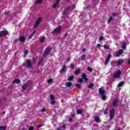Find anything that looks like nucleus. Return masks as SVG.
Returning a JSON list of instances; mask_svg holds the SVG:
<instances>
[{
	"label": "nucleus",
	"mask_w": 130,
	"mask_h": 130,
	"mask_svg": "<svg viewBox=\"0 0 130 130\" xmlns=\"http://www.w3.org/2000/svg\"><path fill=\"white\" fill-rule=\"evenodd\" d=\"M123 53V50L120 49L118 52H116V56L118 57H119V56L121 55Z\"/></svg>",
	"instance_id": "9d476101"
},
{
	"label": "nucleus",
	"mask_w": 130,
	"mask_h": 130,
	"mask_svg": "<svg viewBox=\"0 0 130 130\" xmlns=\"http://www.w3.org/2000/svg\"><path fill=\"white\" fill-rule=\"evenodd\" d=\"M42 112H45V109L44 108H43L41 110Z\"/></svg>",
	"instance_id": "3c124183"
},
{
	"label": "nucleus",
	"mask_w": 130,
	"mask_h": 130,
	"mask_svg": "<svg viewBox=\"0 0 130 130\" xmlns=\"http://www.w3.org/2000/svg\"><path fill=\"white\" fill-rule=\"evenodd\" d=\"M88 88L89 89H91V88H93V87H94V84L93 83H90L88 86Z\"/></svg>",
	"instance_id": "c756f323"
},
{
	"label": "nucleus",
	"mask_w": 130,
	"mask_h": 130,
	"mask_svg": "<svg viewBox=\"0 0 130 130\" xmlns=\"http://www.w3.org/2000/svg\"><path fill=\"white\" fill-rule=\"evenodd\" d=\"M6 128L7 127L5 126H0V130H6Z\"/></svg>",
	"instance_id": "2f4dec72"
},
{
	"label": "nucleus",
	"mask_w": 130,
	"mask_h": 130,
	"mask_svg": "<svg viewBox=\"0 0 130 130\" xmlns=\"http://www.w3.org/2000/svg\"><path fill=\"white\" fill-rule=\"evenodd\" d=\"M18 41H19V40L16 39L14 40V43H17V42H18Z\"/></svg>",
	"instance_id": "09e8293b"
},
{
	"label": "nucleus",
	"mask_w": 130,
	"mask_h": 130,
	"mask_svg": "<svg viewBox=\"0 0 130 130\" xmlns=\"http://www.w3.org/2000/svg\"><path fill=\"white\" fill-rule=\"evenodd\" d=\"M72 83L71 82H68L66 83L67 87H69V88L72 87Z\"/></svg>",
	"instance_id": "4be33fe9"
},
{
	"label": "nucleus",
	"mask_w": 130,
	"mask_h": 130,
	"mask_svg": "<svg viewBox=\"0 0 130 130\" xmlns=\"http://www.w3.org/2000/svg\"><path fill=\"white\" fill-rule=\"evenodd\" d=\"M66 127V125H63L61 127L58 128L57 130H63Z\"/></svg>",
	"instance_id": "393cba45"
},
{
	"label": "nucleus",
	"mask_w": 130,
	"mask_h": 130,
	"mask_svg": "<svg viewBox=\"0 0 130 130\" xmlns=\"http://www.w3.org/2000/svg\"><path fill=\"white\" fill-rule=\"evenodd\" d=\"M105 114H107V109H106V111H105Z\"/></svg>",
	"instance_id": "6e6d98bb"
},
{
	"label": "nucleus",
	"mask_w": 130,
	"mask_h": 130,
	"mask_svg": "<svg viewBox=\"0 0 130 130\" xmlns=\"http://www.w3.org/2000/svg\"><path fill=\"white\" fill-rule=\"evenodd\" d=\"M99 92L101 95H103L105 94V90H103L102 88H99Z\"/></svg>",
	"instance_id": "4468645a"
},
{
	"label": "nucleus",
	"mask_w": 130,
	"mask_h": 130,
	"mask_svg": "<svg viewBox=\"0 0 130 130\" xmlns=\"http://www.w3.org/2000/svg\"><path fill=\"white\" fill-rule=\"evenodd\" d=\"M5 15H8V13H5Z\"/></svg>",
	"instance_id": "338daca9"
},
{
	"label": "nucleus",
	"mask_w": 130,
	"mask_h": 130,
	"mask_svg": "<svg viewBox=\"0 0 130 130\" xmlns=\"http://www.w3.org/2000/svg\"><path fill=\"white\" fill-rule=\"evenodd\" d=\"M123 62V60L120 59L119 60H118L117 61V64L119 66L120 64H121V63H122Z\"/></svg>",
	"instance_id": "412c9836"
},
{
	"label": "nucleus",
	"mask_w": 130,
	"mask_h": 130,
	"mask_svg": "<svg viewBox=\"0 0 130 130\" xmlns=\"http://www.w3.org/2000/svg\"><path fill=\"white\" fill-rule=\"evenodd\" d=\"M103 39H104V37H103V36H101L99 38L100 40H103Z\"/></svg>",
	"instance_id": "49530a36"
},
{
	"label": "nucleus",
	"mask_w": 130,
	"mask_h": 130,
	"mask_svg": "<svg viewBox=\"0 0 130 130\" xmlns=\"http://www.w3.org/2000/svg\"><path fill=\"white\" fill-rule=\"evenodd\" d=\"M115 113V110L114 109H112L110 111V119L112 120L113 117H114V114Z\"/></svg>",
	"instance_id": "39448f33"
},
{
	"label": "nucleus",
	"mask_w": 130,
	"mask_h": 130,
	"mask_svg": "<svg viewBox=\"0 0 130 130\" xmlns=\"http://www.w3.org/2000/svg\"><path fill=\"white\" fill-rule=\"evenodd\" d=\"M82 51L83 52H85V51H86V49H83Z\"/></svg>",
	"instance_id": "603ef678"
},
{
	"label": "nucleus",
	"mask_w": 130,
	"mask_h": 130,
	"mask_svg": "<svg viewBox=\"0 0 130 130\" xmlns=\"http://www.w3.org/2000/svg\"><path fill=\"white\" fill-rule=\"evenodd\" d=\"M83 113V111L81 110H77V114H82Z\"/></svg>",
	"instance_id": "cd10ccee"
},
{
	"label": "nucleus",
	"mask_w": 130,
	"mask_h": 130,
	"mask_svg": "<svg viewBox=\"0 0 130 130\" xmlns=\"http://www.w3.org/2000/svg\"><path fill=\"white\" fill-rule=\"evenodd\" d=\"M61 31V27L59 26L56 28L52 32V34H59Z\"/></svg>",
	"instance_id": "f03ea898"
},
{
	"label": "nucleus",
	"mask_w": 130,
	"mask_h": 130,
	"mask_svg": "<svg viewBox=\"0 0 130 130\" xmlns=\"http://www.w3.org/2000/svg\"><path fill=\"white\" fill-rule=\"evenodd\" d=\"M44 40H45V38L44 37H43L41 39V42H44Z\"/></svg>",
	"instance_id": "c9c22d12"
},
{
	"label": "nucleus",
	"mask_w": 130,
	"mask_h": 130,
	"mask_svg": "<svg viewBox=\"0 0 130 130\" xmlns=\"http://www.w3.org/2000/svg\"><path fill=\"white\" fill-rule=\"evenodd\" d=\"M23 67H25V68H28V69H31L33 67L31 60L29 59H27L25 62L23 63Z\"/></svg>",
	"instance_id": "f257e3e1"
},
{
	"label": "nucleus",
	"mask_w": 130,
	"mask_h": 130,
	"mask_svg": "<svg viewBox=\"0 0 130 130\" xmlns=\"http://www.w3.org/2000/svg\"><path fill=\"white\" fill-rule=\"evenodd\" d=\"M9 34L8 30H2L0 31V38L4 37V36H7Z\"/></svg>",
	"instance_id": "423d86ee"
},
{
	"label": "nucleus",
	"mask_w": 130,
	"mask_h": 130,
	"mask_svg": "<svg viewBox=\"0 0 130 130\" xmlns=\"http://www.w3.org/2000/svg\"><path fill=\"white\" fill-rule=\"evenodd\" d=\"M37 126V127H41L42 126V125H38V126Z\"/></svg>",
	"instance_id": "864d4df0"
},
{
	"label": "nucleus",
	"mask_w": 130,
	"mask_h": 130,
	"mask_svg": "<svg viewBox=\"0 0 130 130\" xmlns=\"http://www.w3.org/2000/svg\"><path fill=\"white\" fill-rule=\"evenodd\" d=\"M66 69H67V66H64L59 71L60 74H63V73H66Z\"/></svg>",
	"instance_id": "9b49d317"
},
{
	"label": "nucleus",
	"mask_w": 130,
	"mask_h": 130,
	"mask_svg": "<svg viewBox=\"0 0 130 130\" xmlns=\"http://www.w3.org/2000/svg\"><path fill=\"white\" fill-rule=\"evenodd\" d=\"M19 40L20 42H25L26 41V39H25V37L24 36H21L19 38Z\"/></svg>",
	"instance_id": "ddd939ff"
},
{
	"label": "nucleus",
	"mask_w": 130,
	"mask_h": 130,
	"mask_svg": "<svg viewBox=\"0 0 130 130\" xmlns=\"http://www.w3.org/2000/svg\"><path fill=\"white\" fill-rule=\"evenodd\" d=\"M3 114L4 115V114H6V112H3Z\"/></svg>",
	"instance_id": "bf43d9fd"
},
{
	"label": "nucleus",
	"mask_w": 130,
	"mask_h": 130,
	"mask_svg": "<svg viewBox=\"0 0 130 130\" xmlns=\"http://www.w3.org/2000/svg\"><path fill=\"white\" fill-rule=\"evenodd\" d=\"M58 3H59V0H57V2L54 4L53 8L55 9V8H57L58 6Z\"/></svg>",
	"instance_id": "aec40b11"
},
{
	"label": "nucleus",
	"mask_w": 130,
	"mask_h": 130,
	"mask_svg": "<svg viewBox=\"0 0 130 130\" xmlns=\"http://www.w3.org/2000/svg\"><path fill=\"white\" fill-rule=\"evenodd\" d=\"M35 33H36V31H34V32L32 33V35H34V34H35Z\"/></svg>",
	"instance_id": "13d9d810"
},
{
	"label": "nucleus",
	"mask_w": 130,
	"mask_h": 130,
	"mask_svg": "<svg viewBox=\"0 0 130 130\" xmlns=\"http://www.w3.org/2000/svg\"><path fill=\"white\" fill-rule=\"evenodd\" d=\"M113 18V17L112 16H110V18L108 20V24H109V23H110V22H111V21H112Z\"/></svg>",
	"instance_id": "7c9ffc66"
},
{
	"label": "nucleus",
	"mask_w": 130,
	"mask_h": 130,
	"mask_svg": "<svg viewBox=\"0 0 130 130\" xmlns=\"http://www.w3.org/2000/svg\"><path fill=\"white\" fill-rule=\"evenodd\" d=\"M69 121H72V118L69 119Z\"/></svg>",
	"instance_id": "052dcab7"
},
{
	"label": "nucleus",
	"mask_w": 130,
	"mask_h": 130,
	"mask_svg": "<svg viewBox=\"0 0 130 130\" xmlns=\"http://www.w3.org/2000/svg\"><path fill=\"white\" fill-rule=\"evenodd\" d=\"M78 82H79V83H83V79L82 78H79L78 79Z\"/></svg>",
	"instance_id": "a18cd8bd"
},
{
	"label": "nucleus",
	"mask_w": 130,
	"mask_h": 130,
	"mask_svg": "<svg viewBox=\"0 0 130 130\" xmlns=\"http://www.w3.org/2000/svg\"><path fill=\"white\" fill-rule=\"evenodd\" d=\"M100 46H101L100 44H98V47H100Z\"/></svg>",
	"instance_id": "4d7b16f0"
},
{
	"label": "nucleus",
	"mask_w": 130,
	"mask_h": 130,
	"mask_svg": "<svg viewBox=\"0 0 130 130\" xmlns=\"http://www.w3.org/2000/svg\"><path fill=\"white\" fill-rule=\"evenodd\" d=\"M24 54H25L24 57H26V55L27 54H28V50H26L24 51Z\"/></svg>",
	"instance_id": "37998d69"
},
{
	"label": "nucleus",
	"mask_w": 130,
	"mask_h": 130,
	"mask_svg": "<svg viewBox=\"0 0 130 130\" xmlns=\"http://www.w3.org/2000/svg\"><path fill=\"white\" fill-rule=\"evenodd\" d=\"M65 36H66V37H67L68 36V34H66Z\"/></svg>",
	"instance_id": "680f3d73"
},
{
	"label": "nucleus",
	"mask_w": 130,
	"mask_h": 130,
	"mask_svg": "<svg viewBox=\"0 0 130 130\" xmlns=\"http://www.w3.org/2000/svg\"><path fill=\"white\" fill-rule=\"evenodd\" d=\"M121 75V73L120 72V70H118L114 74L113 78L114 79H118V78L120 77Z\"/></svg>",
	"instance_id": "7ed1b4c3"
},
{
	"label": "nucleus",
	"mask_w": 130,
	"mask_h": 130,
	"mask_svg": "<svg viewBox=\"0 0 130 130\" xmlns=\"http://www.w3.org/2000/svg\"><path fill=\"white\" fill-rule=\"evenodd\" d=\"M41 22V19L38 18L36 21V23L35 24V28H37V27H38V25L40 24Z\"/></svg>",
	"instance_id": "1a4fd4ad"
},
{
	"label": "nucleus",
	"mask_w": 130,
	"mask_h": 130,
	"mask_svg": "<svg viewBox=\"0 0 130 130\" xmlns=\"http://www.w3.org/2000/svg\"><path fill=\"white\" fill-rule=\"evenodd\" d=\"M34 127L33 126H30L28 130H34Z\"/></svg>",
	"instance_id": "de8ad7c7"
},
{
	"label": "nucleus",
	"mask_w": 130,
	"mask_h": 130,
	"mask_svg": "<svg viewBox=\"0 0 130 130\" xmlns=\"http://www.w3.org/2000/svg\"><path fill=\"white\" fill-rule=\"evenodd\" d=\"M74 80V76L71 75L68 78V81H73Z\"/></svg>",
	"instance_id": "bb28decb"
},
{
	"label": "nucleus",
	"mask_w": 130,
	"mask_h": 130,
	"mask_svg": "<svg viewBox=\"0 0 130 130\" xmlns=\"http://www.w3.org/2000/svg\"><path fill=\"white\" fill-rule=\"evenodd\" d=\"M75 5L72 4L71 6L68 7L67 8H66V10H70V9H72V10H74V9H75Z\"/></svg>",
	"instance_id": "a211bd4d"
},
{
	"label": "nucleus",
	"mask_w": 130,
	"mask_h": 130,
	"mask_svg": "<svg viewBox=\"0 0 130 130\" xmlns=\"http://www.w3.org/2000/svg\"><path fill=\"white\" fill-rule=\"evenodd\" d=\"M117 46H118V44H116Z\"/></svg>",
	"instance_id": "69168bd1"
},
{
	"label": "nucleus",
	"mask_w": 130,
	"mask_h": 130,
	"mask_svg": "<svg viewBox=\"0 0 130 130\" xmlns=\"http://www.w3.org/2000/svg\"><path fill=\"white\" fill-rule=\"evenodd\" d=\"M113 105L114 107H117L118 106V100L117 99H115L113 101Z\"/></svg>",
	"instance_id": "6e6552de"
},
{
	"label": "nucleus",
	"mask_w": 130,
	"mask_h": 130,
	"mask_svg": "<svg viewBox=\"0 0 130 130\" xmlns=\"http://www.w3.org/2000/svg\"><path fill=\"white\" fill-rule=\"evenodd\" d=\"M128 63L130 64V58H129L128 60Z\"/></svg>",
	"instance_id": "5fc2aeb1"
},
{
	"label": "nucleus",
	"mask_w": 130,
	"mask_h": 130,
	"mask_svg": "<svg viewBox=\"0 0 130 130\" xmlns=\"http://www.w3.org/2000/svg\"><path fill=\"white\" fill-rule=\"evenodd\" d=\"M43 61V60L42 59H41L38 63V64L40 65L41 64V63H42V62Z\"/></svg>",
	"instance_id": "c03bdc74"
},
{
	"label": "nucleus",
	"mask_w": 130,
	"mask_h": 130,
	"mask_svg": "<svg viewBox=\"0 0 130 130\" xmlns=\"http://www.w3.org/2000/svg\"><path fill=\"white\" fill-rule=\"evenodd\" d=\"M53 81V80H52V79L50 78L48 81H47V83L48 84H51V83Z\"/></svg>",
	"instance_id": "c85d7f7f"
},
{
	"label": "nucleus",
	"mask_w": 130,
	"mask_h": 130,
	"mask_svg": "<svg viewBox=\"0 0 130 130\" xmlns=\"http://www.w3.org/2000/svg\"><path fill=\"white\" fill-rule=\"evenodd\" d=\"M50 99L51 100H54V96L53 95V94L50 95Z\"/></svg>",
	"instance_id": "e433bc0d"
},
{
	"label": "nucleus",
	"mask_w": 130,
	"mask_h": 130,
	"mask_svg": "<svg viewBox=\"0 0 130 130\" xmlns=\"http://www.w3.org/2000/svg\"><path fill=\"white\" fill-rule=\"evenodd\" d=\"M68 13L69 12L68 11H65V12H63V15H68Z\"/></svg>",
	"instance_id": "8fccbe9b"
},
{
	"label": "nucleus",
	"mask_w": 130,
	"mask_h": 130,
	"mask_svg": "<svg viewBox=\"0 0 130 130\" xmlns=\"http://www.w3.org/2000/svg\"><path fill=\"white\" fill-rule=\"evenodd\" d=\"M55 103V101L54 100H52L51 102V104H52V105H54Z\"/></svg>",
	"instance_id": "4c0bfd02"
},
{
	"label": "nucleus",
	"mask_w": 130,
	"mask_h": 130,
	"mask_svg": "<svg viewBox=\"0 0 130 130\" xmlns=\"http://www.w3.org/2000/svg\"><path fill=\"white\" fill-rule=\"evenodd\" d=\"M42 2V0H37L35 4H41V3Z\"/></svg>",
	"instance_id": "72a5a7b5"
},
{
	"label": "nucleus",
	"mask_w": 130,
	"mask_h": 130,
	"mask_svg": "<svg viewBox=\"0 0 130 130\" xmlns=\"http://www.w3.org/2000/svg\"><path fill=\"white\" fill-rule=\"evenodd\" d=\"M102 98L104 101H105V100H106L107 96L105 94H102Z\"/></svg>",
	"instance_id": "a878e982"
},
{
	"label": "nucleus",
	"mask_w": 130,
	"mask_h": 130,
	"mask_svg": "<svg viewBox=\"0 0 130 130\" xmlns=\"http://www.w3.org/2000/svg\"><path fill=\"white\" fill-rule=\"evenodd\" d=\"M81 73V71H80L79 69H76L75 71V75L76 76H78V75H79V74Z\"/></svg>",
	"instance_id": "dca6fc26"
},
{
	"label": "nucleus",
	"mask_w": 130,
	"mask_h": 130,
	"mask_svg": "<svg viewBox=\"0 0 130 130\" xmlns=\"http://www.w3.org/2000/svg\"><path fill=\"white\" fill-rule=\"evenodd\" d=\"M110 58H111V54H109L108 55V57L107 58V59H106V61L105 62V66L108 64V62H109V60L110 59Z\"/></svg>",
	"instance_id": "f8f14e48"
},
{
	"label": "nucleus",
	"mask_w": 130,
	"mask_h": 130,
	"mask_svg": "<svg viewBox=\"0 0 130 130\" xmlns=\"http://www.w3.org/2000/svg\"><path fill=\"white\" fill-rule=\"evenodd\" d=\"M69 1H70V0H67V2H69Z\"/></svg>",
	"instance_id": "774afa93"
},
{
	"label": "nucleus",
	"mask_w": 130,
	"mask_h": 130,
	"mask_svg": "<svg viewBox=\"0 0 130 130\" xmlns=\"http://www.w3.org/2000/svg\"><path fill=\"white\" fill-rule=\"evenodd\" d=\"M104 48H105V49H108V48H109V46H107V45H104Z\"/></svg>",
	"instance_id": "f704fd0d"
},
{
	"label": "nucleus",
	"mask_w": 130,
	"mask_h": 130,
	"mask_svg": "<svg viewBox=\"0 0 130 130\" xmlns=\"http://www.w3.org/2000/svg\"><path fill=\"white\" fill-rule=\"evenodd\" d=\"M13 83L14 84H20L21 83V81L19 79H16L14 80Z\"/></svg>",
	"instance_id": "f3484780"
},
{
	"label": "nucleus",
	"mask_w": 130,
	"mask_h": 130,
	"mask_svg": "<svg viewBox=\"0 0 130 130\" xmlns=\"http://www.w3.org/2000/svg\"><path fill=\"white\" fill-rule=\"evenodd\" d=\"M75 86L78 88H81V84L76 83L75 84Z\"/></svg>",
	"instance_id": "ea45409f"
},
{
	"label": "nucleus",
	"mask_w": 130,
	"mask_h": 130,
	"mask_svg": "<svg viewBox=\"0 0 130 130\" xmlns=\"http://www.w3.org/2000/svg\"><path fill=\"white\" fill-rule=\"evenodd\" d=\"M116 16H117V14L115 12H113L112 17H116Z\"/></svg>",
	"instance_id": "a19ab883"
},
{
	"label": "nucleus",
	"mask_w": 130,
	"mask_h": 130,
	"mask_svg": "<svg viewBox=\"0 0 130 130\" xmlns=\"http://www.w3.org/2000/svg\"><path fill=\"white\" fill-rule=\"evenodd\" d=\"M29 81H28L26 84H23L22 86V91H25V90H28L30 88V84H29Z\"/></svg>",
	"instance_id": "20e7f679"
},
{
	"label": "nucleus",
	"mask_w": 130,
	"mask_h": 130,
	"mask_svg": "<svg viewBox=\"0 0 130 130\" xmlns=\"http://www.w3.org/2000/svg\"><path fill=\"white\" fill-rule=\"evenodd\" d=\"M122 49H126V44L125 43H123L122 45Z\"/></svg>",
	"instance_id": "5701e85b"
},
{
	"label": "nucleus",
	"mask_w": 130,
	"mask_h": 130,
	"mask_svg": "<svg viewBox=\"0 0 130 130\" xmlns=\"http://www.w3.org/2000/svg\"><path fill=\"white\" fill-rule=\"evenodd\" d=\"M71 69H75V64H70Z\"/></svg>",
	"instance_id": "79ce46f5"
},
{
	"label": "nucleus",
	"mask_w": 130,
	"mask_h": 130,
	"mask_svg": "<svg viewBox=\"0 0 130 130\" xmlns=\"http://www.w3.org/2000/svg\"><path fill=\"white\" fill-rule=\"evenodd\" d=\"M123 84H124V81H121L117 85V88H119V87H122L123 86Z\"/></svg>",
	"instance_id": "6ab92c4d"
},
{
	"label": "nucleus",
	"mask_w": 130,
	"mask_h": 130,
	"mask_svg": "<svg viewBox=\"0 0 130 130\" xmlns=\"http://www.w3.org/2000/svg\"><path fill=\"white\" fill-rule=\"evenodd\" d=\"M85 58H86V55H83L81 56V60H85Z\"/></svg>",
	"instance_id": "473e14b6"
},
{
	"label": "nucleus",
	"mask_w": 130,
	"mask_h": 130,
	"mask_svg": "<svg viewBox=\"0 0 130 130\" xmlns=\"http://www.w3.org/2000/svg\"><path fill=\"white\" fill-rule=\"evenodd\" d=\"M50 50H51V48H49V47H47L46 50H45V51L44 53V56H46L48 53H49L50 52Z\"/></svg>",
	"instance_id": "0eeeda50"
},
{
	"label": "nucleus",
	"mask_w": 130,
	"mask_h": 130,
	"mask_svg": "<svg viewBox=\"0 0 130 130\" xmlns=\"http://www.w3.org/2000/svg\"><path fill=\"white\" fill-rule=\"evenodd\" d=\"M94 120L96 122H99V121H100V119L99 118V117L96 116V117H94Z\"/></svg>",
	"instance_id": "b1692460"
},
{
	"label": "nucleus",
	"mask_w": 130,
	"mask_h": 130,
	"mask_svg": "<svg viewBox=\"0 0 130 130\" xmlns=\"http://www.w3.org/2000/svg\"><path fill=\"white\" fill-rule=\"evenodd\" d=\"M29 39H31V37H29Z\"/></svg>",
	"instance_id": "0e129e2a"
},
{
	"label": "nucleus",
	"mask_w": 130,
	"mask_h": 130,
	"mask_svg": "<svg viewBox=\"0 0 130 130\" xmlns=\"http://www.w3.org/2000/svg\"><path fill=\"white\" fill-rule=\"evenodd\" d=\"M82 79H84V80H85V82L88 81V78H87V75H86V74H83L82 75Z\"/></svg>",
	"instance_id": "2eb2a0df"
},
{
	"label": "nucleus",
	"mask_w": 130,
	"mask_h": 130,
	"mask_svg": "<svg viewBox=\"0 0 130 130\" xmlns=\"http://www.w3.org/2000/svg\"><path fill=\"white\" fill-rule=\"evenodd\" d=\"M87 71H88L89 72H92L93 70H92V68H90V67H88L87 68Z\"/></svg>",
	"instance_id": "58836bf2"
},
{
	"label": "nucleus",
	"mask_w": 130,
	"mask_h": 130,
	"mask_svg": "<svg viewBox=\"0 0 130 130\" xmlns=\"http://www.w3.org/2000/svg\"><path fill=\"white\" fill-rule=\"evenodd\" d=\"M67 60H68V61H70V58H68V59H67Z\"/></svg>",
	"instance_id": "e2e57ef3"
}]
</instances>
